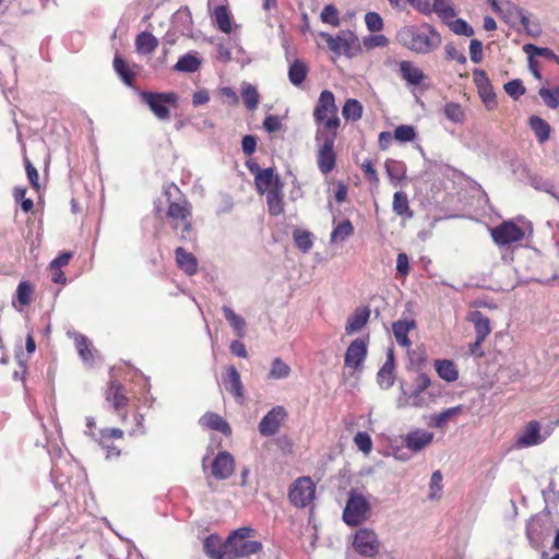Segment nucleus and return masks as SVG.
I'll use <instances>...</instances> for the list:
<instances>
[{
    "label": "nucleus",
    "mask_w": 559,
    "mask_h": 559,
    "mask_svg": "<svg viewBox=\"0 0 559 559\" xmlns=\"http://www.w3.org/2000/svg\"><path fill=\"white\" fill-rule=\"evenodd\" d=\"M435 435L425 429H414L403 437L405 448L412 453H419L433 441Z\"/></svg>",
    "instance_id": "nucleus-13"
},
{
    "label": "nucleus",
    "mask_w": 559,
    "mask_h": 559,
    "mask_svg": "<svg viewBox=\"0 0 559 559\" xmlns=\"http://www.w3.org/2000/svg\"><path fill=\"white\" fill-rule=\"evenodd\" d=\"M342 115L345 120L357 121L362 116V106L357 99L349 98L343 106Z\"/></svg>",
    "instance_id": "nucleus-40"
},
{
    "label": "nucleus",
    "mask_w": 559,
    "mask_h": 559,
    "mask_svg": "<svg viewBox=\"0 0 559 559\" xmlns=\"http://www.w3.org/2000/svg\"><path fill=\"white\" fill-rule=\"evenodd\" d=\"M114 68L117 74L123 81V83L128 86H131L133 81V73L129 69V66L124 62V60L118 55H116L114 59Z\"/></svg>",
    "instance_id": "nucleus-44"
},
{
    "label": "nucleus",
    "mask_w": 559,
    "mask_h": 559,
    "mask_svg": "<svg viewBox=\"0 0 559 559\" xmlns=\"http://www.w3.org/2000/svg\"><path fill=\"white\" fill-rule=\"evenodd\" d=\"M203 549L211 559H231L227 540L222 544L221 538L216 535H210L204 539Z\"/></svg>",
    "instance_id": "nucleus-19"
},
{
    "label": "nucleus",
    "mask_w": 559,
    "mask_h": 559,
    "mask_svg": "<svg viewBox=\"0 0 559 559\" xmlns=\"http://www.w3.org/2000/svg\"><path fill=\"white\" fill-rule=\"evenodd\" d=\"M462 406L447 408L445 411L431 416L430 425L435 428H443L454 416L461 413Z\"/></svg>",
    "instance_id": "nucleus-42"
},
{
    "label": "nucleus",
    "mask_w": 559,
    "mask_h": 559,
    "mask_svg": "<svg viewBox=\"0 0 559 559\" xmlns=\"http://www.w3.org/2000/svg\"><path fill=\"white\" fill-rule=\"evenodd\" d=\"M415 328V322L413 320H399L393 323L392 331L396 342L404 347L411 345V341L408 338V332Z\"/></svg>",
    "instance_id": "nucleus-28"
},
{
    "label": "nucleus",
    "mask_w": 559,
    "mask_h": 559,
    "mask_svg": "<svg viewBox=\"0 0 559 559\" xmlns=\"http://www.w3.org/2000/svg\"><path fill=\"white\" fill-rule=\"evenodd\" d=\"M550 433H540V424L536 420L530 421L516 439L519 448H528L540 444Z\"/></svg>",
    "instance_id": "nucleus-16"
},
{
    "label": "nucleus",
    "mask_w": 559,
    "mask_h": 559,
    "mask_svg": "<svg viewBox=\"0 0 559 559\" xmlns=\"http://www.w3.org/2000/svg\"><path fill=\"white\" fill-rule=\"evenodd\" d=\"M503 88L506 93L515 100L524 95L526 91L523 82L519 79L509 81L504 84Z\"/></svg>",
    "instance_id": "nucleus-54"
},
{
    "label": "nucleus",
    "mask_w": 559,
    "mask_h": 559,
    "mask_svg": "<svg viewBox=\"0 0 559 559\" xmlns=\"http://www.w3.org/2000/svg\"><path fill=\"white\" fill-rule=\"evenodd\" d=\"M200 425L211 430H216L225 436L230 435L229 424L218 414L206 413L200 418Z\"/></svg>",
    "instance_id": "nucleus-23"
},
{
    "label": "nucleus",
    "mask_w": 559,
    "mask_h": 559,
    "mask_svg": "<svg viewBox=\"0 0 559 559\" xmlns=\"http://www.w3.org/2000/svg\"><path fill=\"white\" fill-rule=\"evenodd\" d=\"M416 132L414 127L402 124L395 128L394 139L399 142H411L415 139Z\"/></svg>",
    "instance_id": "nucleus-56"
},
{
    "label": "nucleus",
    "mask_w": 559,
    "mask_h": 559,
    "mask_svg": "<svg viewBox=\"0 0 559 559\" xmlns=\"http://www.w3.org/2000/svg\"><path fill=\"white\" fill-rule=\"evenodd\" d=\"M282 189L283 185H276L273 189L265 192L266 204L271 215L277 216L284 211Z\"/></svg>",
    "instance_id": "nucleus-26"
},
{
    "label": "nucleus",
    "mask_w": 559,
    "mask_h": 559,
    "mask_svg": "<svg viewBox=\"0 0 559 559\" xmlns=\"http://www.w3.org/2000/svg\"><path fill=\"white\" fill-rule=\"evenodd\" d=\"M442 474L440 471H435L430 477L429 484V499L438 500L442 495Z\"/></svg>",
    "instance_id": "nucleus-48"
},
{
    "label": "nucleus",
    "mask_w": 559,
    "mask_h": 559,
    "mask_svg": "<svg viewBox=\"0 0 559 559\" xmlns=\"http://www.w3.org/2000/svg\"><path fill=\"white\" fill-rule=\"evenodd\" d=\"M290 368L281 358H275L270 370V378L284 379L289 376Z\"/></svg>",
    "instance_id": "nucleus-49"
},
{
    "label": "nucleus",
    "mask_w": 559,
    "mask_h": 559,
    "mask_svg": "<svg viewBox=\"0 0 559 559\" xmlns=\"http://www.w3.org/2000/svg\"><path fill=\"white\" fill-rule=\"evenodd\" d=\"M371 506L361 493L350 491L343 511V520L349 526H358L368 520Z\"/></svg>",
    "instance_id": "nucleus-5"
},
{
    "label": "nucleus",
    "mask_w": 559,
    "mask_h": 559,
    "mask_svg": "<svg viewBox=\"0 0 559 559\" xmlns=\"http://www.w3.org/2000/svg\"><path fill=\"white\" fill-rule=\"evenodd\" d=\"M435 368H436L438 376L447 382H454L459 378L457 368L452 360H449V359L436 360Z\"/></svg>",
    "instance_id": "nucleus-31"
},
{
    "label": "nucleus",
    "mask_w": 559,
    "mask_h": 559,
    "mask_svg": "<svg viewBox=\"0 0 559 559\" xmlns=\"http://www.w3.org/2000/svg\"><path fill=\"white\" fill-rule=\"evenodd\" d=\"M316 495V485L307 476L297 478L290 486L288 498L297 508H305L312 502Z\"/></svg>",
    "instance_id": "nucleus-8"
},
{
    "label": "nucleus",
    "mask_w": 559,
    "mask_h": 559,
    "mask_svg": "<svg viewBox=\"0 0 559 559\" xmlns=\"http://www.w3.org/2000/svg\"><path fill=\"white\" fill-rule=\"evenodd\" d=\"M74 342H75L78 353H79L80 357L82 358V360L86 364H92L93 362V354L88 347L90 343H88L87 337L79 334L75 336Z\"/></svg>",
    "instance_id": "nucleus-45"
},
{
    "label": "nucleus",
    "mask_w": 559,
    "mask_h": 559,
    "mask_svg": "<svg viewBox=\"0 0 559 559\" xmlns=\"http://www.w3.org/2000/svg\"><path fill=\"white\" fill-rule=\"evenodd\" d=\"M478 93L487 108L492 109L496 107L497 99L492 86H485L479 88Z\"/></svg>",
    "instance_id": "nucleus-62"
},
{
    "label": "nucleus",
    "mask_w": 559,
    "mask_h": 559,
    "mask_svg": "<svg viewBox=\"0 0 559 559\" xmlns=\"http://www.w3.org/2000/svg\"><path fill=\"white\" fill-rule=\"evenodd\" d=\"M157 45L158 40L156 37H136L135 46L139 53L148 55L155 50Z\"/></svg>",
    "instance_id": "nucleus-53"
},
{
    "label": "nucleus",
    "mask_w": 559,
    "mask_h": 559,
    "mask_svg": "<svg viewBox=\"0 0 559 559\" xmlns=\"http://www.w3.org/2000/svg\"><path fill=\"white\" fill-rule=\"evenodd\" d=\"M432 10L442 21L455 17V11L449 0H433Z\"/></svg>",
    "instance_id": "nucleus-43"
},
{
    "label": "nucleus",
    "mask_w": 559,
    "mask_h": 559,
    "mask_svg": "<svg viewBox=\"0 0 559 559\" xmlns=\"http://www.w3.org/2000/svg\"><path fill=\"white\" fill-rule=\"evenodd\" d=\"M367 357V341L364 338L354 340L346 349L344 364L353 370L360 369Z\"/></svg>",
    "instance_id": "nucleus-12"
},
{
    "label": "nucleus",
    "mask_w": 559,
    "mask_h": 559,
    "mask_svg": "<svg viewBox=\"0 0 559 559\" xmlns=\"http://www.w3.org/2000/svg\"><path fill=\"white\" fill-rule=\"evenodd\" d=\"M286 416V411L283 406L273 407L267 414L261 419L259 424V432L264 437L274 436L281 424Z\"/></svg>",
    "instance_id": "nucleus-15"
},
{
    "label": "nucleus",
    "mask_w": 559,
    "mask_h": 559,
    "mask_svg": "<svg viewBox=\"0 0 559 559\" xmlns=\"http://www.w3.org/2000/svg\"><path fill=\"white\" fill-rule=\"evenodd\" d=\"M33 286L27 281H22L17 285L15 297L21 306H27L31 302V296L33 294Z\"/></svg>",
    "instance_id": "nucleus-47"
},
{
    "label": "nucleus",
    "mask_w": 559,
    "mask_h": 559,
    "mask_svg": "<svg viewBox=\"0 0 559 559\" xmlns=\"http://www.w3.org/2000/svg\"><path fill=\"white\" fill-rule=\"evenodd\" d=\"M222 311L225 316V319L228 321L229 325L233 328L234 332L238 337H243L246 335L247 323L242 317L237 314L230 307L223 306Z\"/></svg>",
    "instance_id": "nucleus-34"
},
{
    "label": "nucleus",
    "mask_w": 559,
    "mask_h": 559,
    "mask_svg": "<svg viewBox=\"0 0 559 559\" xmlns=\"http://www.w3.org/2000/svg\"><path fill=\"white\" fill-rule=\"evenodd\" d=\"M523 49L526 53H532L534 57L542 56L559 62L558 57L549 48H539L535 45L526 44L524 45Z\"/></svg>",
    "instance_id": "nucleus-58"
},
{
    "label": "nucleus",
    "mask_w": 559,
    "mask_h": 559,
    "mask_svg": "<svg viewBox=\"0 0 559 559\" xmlns=\"http://www.w3.org/2000/svg\"><path fill=\"white\" fill-rule=\"evenodd\" d=\"M276 185H282L280 178L274 175L273 168H265L255 176L257 190L260 193H265L273 189Z\"/></svg>",
    "instance_id": "nucleus-25"
},
{
    "label": "nucleus",
    "mask_w": 559,
    "mask_h": 559,
    "mask_svg": "<svg viewBox=\"0 0 559 559\" xmlns=\"http://www.w3.org/2000/svg\"><path fill=\"white\" fill-rule=\"evenodd\" d=\"M308 73V68L305 62L299 59H295L290 62L288 69V79L289 82L295 86H300Z\"/></svg>",
    "instance_id": "nucleus-35"
},
{
    "label": "nucleus",
    "mask_w": 559,
    "mask_h": 559,
    "mask_svg": "<svg viewBox=\"0 0 559 559\" xmlns=\"http://www.w3.org/2000/svg\"><path fill=\"white\" fill-rule=\"evenodd\" d=\"M377 381L382 389H389L394 383V368L382 366L377 374Z\"/></svg>",
    "instance_id": "nucleus-50"
},
{
    "label": "nucleus",
    "mask_w": 559,
    "mask_h": 559,
    "mask_svg": "<svg viewBox=\"0 0 559 559\" xmlns=\"http://www.w3.org/2000/svg\"><path fill=\"white\" fill-rule=\"evenodd\" d=\"M252 532L251 527H240L234 531L227 538V547L234 546L237 542L247 540Z\"/></svg>",
    "instance_id": "nucleus-60"
},
{
    "label": "nucleus",
    "mask_w": 559,
    "mask_h": 559,
    "mask_svg": "<svg viewBox=\"0 0 559 559\" xmlns=\"http://www.w3.org/2000/svg\"><path fill=\"white\" fill-rule=\"evenodd\" d=\"M491 10L498 14L506 23L511 25L516 32L523 26L526 35H537L539 33L538 24L532 22L524 11L509 0H487Z\"/></svg>",
    "instance_id": "nucleus-2"
},
{
    "label": "nucleus",
    "mask_w": 559,
    "mask_h": 559,
    "mask_svg": "<svg viewBox=\"0 0 559 559\" xmlns=\"http://www.w3.org/2000/svg\"><path fill=\"white\" fill-rule=\"evenodd\" d=\"M354 233V227L348 219H344L338 223L332 230L331 241L332 242H344Z\"/></svg>",
    "instance_id": "nucleus-41"
},
{
    "label": "nucleus",
    "mask_w": 559,
    "mask_h": 559,
    "mask_svg": "<svg viewBox=\"0 0 559 559\" xmlns=\"http://www.w3.org/2000/svg\"><path fill=\"white\" fill-rule=\"evenodd\" d=\"M223 384L237 400L243 397V385L240 374L234 366L226 368V373L223 376Z\"/></svg>",
    "instance_id": "nucleus-21"
},
{
    "label": "nucleus",
    "mask_w": 559,
    "mask_h": 559,
    "mask_svg": "<svg viewBox=\"0 0 559 559\" xmlns=\"http://www.w3.org/2000/svg\"><path fill=\"white\" fill-rule=\"evenodd\" d=\"M385 170L391 183L396 187L405 178L406 165L401 160L388 159Z\"/></svg>",
    "instance_id": "nucleus-33"
},
{
    "label": "nucleus",
    "mask_w": 559,
    "mask_h": 559,
    "mask_svg": "<svg viewBox=\"0 0 559 559\" xmlns=\"http://www.w3.org/2000/svg\"><path fill=\"white\" fill-rule=\"evenodd\" d=\"M400 71L402 78L409 85H419L425 76V73L417 67H415L411 61H402L400 63Z\"/></svg>",
    "instance_id": "nucleus-27"
},
{
    "label": "nucleus",
    "mask_w": 559,
    "mask_h": 559,
    "mask_svg": "<svg viewBox=\"0 0 559 559\" xmlns=\"http://www.w3.org/2000/svg\"><path fill=\"white\" fill-rule=\"evenodd\" d=\"M241 52V47L236 44L234 37H223L217 43V58L224 62L229 61L233 58V53Z\"/></svg>",
    "instance_id": "nucleus-32"
},
{
    "label": "nucleus",
    "mask_w": 559,
    "mask_h": 559,
    "mask_svg": "<svg viewBox=\"0 0 559 559\" xmlns=\"http://www.w3.org/2000/svg\"><path fill=\"white\" fill-rule=\"evenodd\" d=\"M240 93L246 108L250 111L257 109L260 103V95L257 87L245 82L241 84Z\"/></svg>",
    "instance_id": "nucleus-36"
},
{
    "label": "nucleus",
    "mask_w": 559,
    "mask_h": 559,
    "mask_svg": "<svg viewBox=\"0 0 559 559\" xmlns=\"http://www.w3.org/2000/svg\"><path fill=\"white\" fill-rule=\"evenodd\" d=\"M365 22H366L367 28L372 33L380 32L382 29V26H383L382 19L376 12H368L365 15Z\"/></svg>",
    "instance_id": "nucleus-61"
},
{
    "label": "nucleus",
    "mask_w": 559,
    "mask_h": 559,
    "mask_svg": "<svg viewBox=\"0 0 559 559\" xmlns=\"http://www.w3.org/2000/svg\"><path fill=\"white\" fill-rule=\"evenodd\" d=\"M354 443L365 454H369L372 450V440L367 432H357L354 437Z\"/></svg>",
    "instance_id": "nucleus-57"
},
{
    "label": "nucleus",
    "mask_w": 559,
    "mask_h": 559,
    "mask_svg": "<svg viewBox=\"0 0 559 559\" xmlns=\"http://www.w3.org/2000/svg\"><path fill=\"white\" fill-rule=\"evenodd\" d=\"M105 399L112 404L114 409L119 414L121 420L124 423L127 420V414H120L119 412L127 406L129 399L123 392L122 384L116 380L110 381L105 393Z\"/></svg>",
    "instance_id": "nucleus-18"
},
{
    "label": "nucleus",
    "mask_w": 559,
    "mask_h": 559,
    "mask_svg": "<svg viewBox=\"0 0 559 559\" xmlns=\"http://www.w3.org/2000/svg\"><path fill=\"white\" fill-rule=\"evenodd\" d=\"M141 98L159 120L169 119L170 111L168 105L176 106L178 100V96L175 93L142 92Z\"/></svg>",
    "instance_id": "nucleus-6"
},
{
    "label": "nucleus",
    "mask_w": 559,
    "mask_h": 559,
    "mask_svg": "<svg viewBox=\"0 0 559 559\" xmlns=\"http://www.w3.org/2000/svg\"><path fill=\"white\" fill-rule=\"evenodd\" d=\"M455 35H474V29L462 19H450L443 21Z\"/></svg>",
    "instance_id": "nucleus-46"
},
{
    "label": "nucleus",
    "mask_w": 559,
    "mask_h": 559,
    "mask_svg": "<svg viewBox=\"0 0 559 559\" xmlns=\"http://www.w3.org/2000/svg\"><path fill=\"white\" fill-rule=\"evenodd\" d=\"M361 169L370 182H379V177L371 159L364 160L361 164Z\"/></svg>",
    "instance_id": "nucleus-64"
},
{
    "label": "nucleus",
    "mask_w": 559,
    "mask_h": 559,
    "mask_svg": "<svg viewBox=\"0 0 559 559\" xmlns=\"http://www.w3.org/2000/svg\"><path fill=\"white\" fill-rule=\"evenodd\" d=\"M262 549V544L257 540H241L235 543L234 546L230 545V556L231 559L237 557H245L252 554H257Z\"/></svg>",
    "instance_id": "nucleus-29"
},
{
    "label": "nucleus",
    "mask_w": 559,
    "mask_h": 559,
    "mask_svg": "<svg viewBox=\"0 0 559 559\" xmlns=\"http://www.w3.org/2000/svg\"><path fill=\"white\" fill-rule=\"evenodd\" d=\"M166 216L170 219V226L181 241H193L195 231L192 225V205L181 198L169 203Z\"/></svg>",
    "instance_id": "nucleus-1"
},
{
    "label": "nucleus",
    "mask_w": 559,
    "mask_h": 559,
    "mask_svg": "<svg viewBox=\"0 0 559 559\" xmlns=\"http://www.w3.org/2000/svg\"><path fill=\"white\" fill-rule=\"evenodd\" d=\"M328 48L335 56L354 57L360 51L359 37H324Z\"/></svg>",
    "instance_id": "nucleus-10"
},
{
    "label": "nucleus",
    "mask_w": 559,
    "mask_h": 559,
    "mask_svg": "<svg viewBox=\"0 0 559 559\" xmlns=\"http://www.w3.org/2000/svg\"><path fill=\"white\" fill-rule=\"evenodd\" d=\"M321 21L323 23L336 26L340 23L338 12L336 8L332 4L325 5L320 14Z\"/></svg>",
    "instance_id": "nucleus-59"
},
{
    "label": "nucleus",
    "mask_w": 559,
    "mask_h": 559,
    "mask_svg": "<svg viewBox=\"0 0 559 559\" xmlns=\"http://www.w3.org/2000/svg\"><path fill=\"white\" fill-rule=\"evenodd\" d=\"M353 548L360 556L372 558L379 554L381 542L373 530L360 527L354 534Z\"/></svg>",
    "instance_id": "nucleus-7"
},
{
    "label": "nucleus",
    "mask_w": 559,
    "mask_h": 559,
    "mask_svg": "<svg viewBox=\"0 0 559 559\" xmlns=\"http://www.w3.org/2000/svg\"><path fill=\"white\" fill-rule=\"evenodd\" d=\"M235 471V459L227 451H221L213 459L211 474L217 480L227 479Z\"/></svg>",
    "instance_id": "nucleus-14"
},
{
    "label": "nucleus",
    "mask_w": 559,
    "mask_h": 559,
    "mask_svg": "<svg viewBox=\"0 0 559 559\" xmlns=\"http://www.w3.org/2000/svg\"><path fill=\"white\" fill-rule=\"evenodd\" d=\"M313 120L317 124V131L337 134L341 120L337 116L335 97L331 91L321 92L313 110Z\"/></svg>",
    "instance_id": "nucleus-3"
},
{
    "label": "nucleus",
    "mask_w": 559,
    "mask_h": 559,
    "mask_svg": "<svg viewBox=\"0 0 559 559\" xmlns=\"http://www.w3.org/2000/svg\"><path fill=\"white\" fill-rule=\"evenodd\" d=\"M538 94L549 108L555 109L559 106V88L542 87Z\"/></svg>",
    "instance_id": "nucleus-55"
},
{
    "label": "nucleus",
    "mask_w": 559,
    "mask_h": 559,
    "mask_svg": "<svg viewBox=\"0 0 559 559\" xmlns=\"http://www.w3.org/2000/svg\"><path fill=\"white\" fill-rule=\"evenodd\" d=\"M468 320L474 324L476 332L475 345H480L485 338L490 334L491 326L488 317L480 311H473Z\"/></svg>",
    "instance_id": "nucleus-22"
},
{
    "label": "nucleus",
    "mask_w": 559,
    "mask_h": 559,
    "mask_svg": "<svg viewBox=\"0 0 559 559\" xmlns=\"http://www.w3.org/2000/svg\"><path fill=\"white\" fill-rule=\"evenodd\" d=\"M294 241L302 252H308L313 245L312 235L309 231L296 230L294 233Z\"/></svg>",
    "instance_id": "nucleus-52"
},
{
    "label": "nucleus",
    "mask_w": 559,
    "mask_h": 559,
    "mask_svg": "<svg viewBox=\"0 0 559 559\" xmlns=\"http://www.w3.org/2000/svg\"><path fill=\"white\" fill-rule=\"evenodd\" d=\"M393 212L399 216L412 217L407 194L403 191H396L393 195Z\"/></svg>",
    "instance_id": "nucleus-39"
},
{
    "label": "nucleus",
    "mask_w": 559,
    "mask_h": 559,
    "mask_svg": "<svg viewBox=\"0 0 559 559\" xmlns=\"http://www.w3.org/2000/svg\"><path fill=\"white\" fill-rule=\"evenodd\" d=\"M401 44L417 53H428L441 45V37H401Z\"/></svg>",
    "instance_id": "nucleus-17"
},
{
    "label": "nucleus",
    "mask_w": 559,
    "mask_h": 559,
    "mask_svg": "<svg viewBox=\"0 0 559 559\" xmlns=\"http://www.w3.org/2000/svg\"><path fill=\"white\" fill-rule=\"evenodd\" d=\"M335 133L316 131V143L318 146L317 165L323 175L330 174L336 164V154L334 152Z\"/></svg>",
    "instance_id": "nucleus-4"
},
{
    "label": "nucleus",
    "mask_w": 559,
    "mask_h": 559,
    "mask_svg": "<svg viewBox=\"0 0 559 559\" xmlns=\"http://www.w3.org/2000/svg\"><path fill=\"white\" fill-rule=\"evenodd\" d=\"M370 309L368 307L356 308L353 314L347 319L345 331L348 335L360 332L368 323L370 318Z\"/></svg>",
    "instance_id": "nucleus-20"
},
{
    "label": "nucleus",
    "mask_w": 559,
    "mask_h": 559,
    "mask_svg": "<svg viewBox=\"0 0 559 559\" xmlns=\"http://www.w3.org/2000/svg\"><path fill=\"white\" fill-rule=\"evenodd\" d=\"M175 257L177 265L188 275H193L198 272V260L197 258L186 251L182 247H178L175 250Z\"/></svg>",
    "instance_id": "nucleus-24"
},
{
    "label": "nucleus",
    "mask_w": 559,
    "mask_h": 559,
    "mask_svg": "<svg viewBox=\"0 0 559 559\" xmlns=\"http://www.w3.org/2000/svg\"><path fill=\"white\" fill-rule=\"evenodd\" d=\"M213 19L217 28L225 34L234 32L231 15L225 5H218L213 12Z\"/></svg>",
    "instance_id": "nucleus-30"
},
{
    "label": "nucleus",
    "mask_w": 559,
    "mask_h": 559,
    "mask_svg": "<svg viewBox=\"0 0 559 559\" xmlns=\"http://www.w3.org/2000/svg\"><path fill=\"white\" fill-rule=\"evenodd\" d=\"M491 237L498 246H509L524 238V231L513 222H503L491 229Z\"/></svg>",
    "instance_id": "nucleus-9"
},
{
    "label": "nucleus",
    "mask_w": 559,
    "mask_h": 559,
    "mask_svg": "<svg viewBox=\"0 0 559 559\" xmlns=\"http://www.w3.org/2000/svg\"><path fill=\"white\" fill-rule=\"evenodd\" d=\"M444 115L452 122L460 123L464 120L465 114L460 104L448 103L444 106Z\"/></svg>",
    "instance_id": "nucleus-51"
},
{
    "label": "nucleus",
    "mask_w": 559,
    "mask_h": 559,
    "mask_svg": "<svg viewBox=\"0 0 559 559\" xmlns=\"http://www.w3.org/2000/svg\"><path fill=\"white\" fill-rule=\"evenodd\" d=\"M550 525L542 518H532L526 526V536L534 548H539L550 535Z\"/></svg>",
    "instance_id": "nucleus-11"
},
{
    "label": "nucleus",
    "mask_w": 559,
    "mask_h": 559,
    "mask_svg": "<svg viewBox=\"0 0 559 559\" xmlns=\"http://www.w3.org/2000/svg\"><path fill=\"white\" fill-rule=\"evenodd\" d=\"M201 66V60L193 53H186L179 58L174 69L179 72H195Z\"/></svg>",
    "instance_id": "nucleus-38"
},
{
    "label": "nucleus",
    "mask_w": 559,
    "mask_h": 559,
    "mask_svg": "<svg viewBox=\"0 0 559 559\" xmlns=\"http://www.w3.org/2000/svg\"><path fill=\"white\" fill-rule=\"evenodd\" d=\"M469 57L474 63H479L483 60V44L477 39H472L469 44Z\"/></svg>",
    "instance_id": "nucleus-63"
},
{
    "label": "nucleus",
    "mask_w": 559,
    "mask_h": 559,
    "mask_svg": "<svg viewBox=\"0 0 559 559\" xmlns=\"http://www.w3.org/2000/svg\"><path fill=\"white\" fill-rule=\"evenodd\" d=\"M530 126L539 143H545L549 139L550 127L544 119L538 116H532L530 118Z\"/></svg>",
    "instance_id": "nucleus-37"
}]
</instances>
